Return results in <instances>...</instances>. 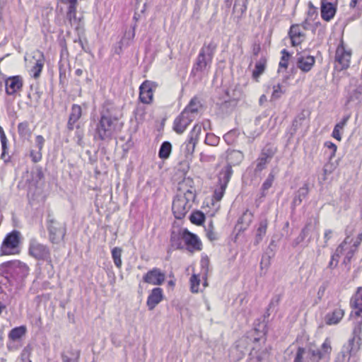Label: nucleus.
I'll return each mask as SVG.
<instances>
[{
	"instance_id": "1",
	"label": "nucleus",
	"mask_w": 362,
	"mask_h": 362,
	"mask_svg": "<svg viewBox=\"0 0 362 362\" xmlns=\"http://www.w3.org/2000/svg\"><path fill=\"white\" fill-rule=\"evenodd\" d=\"M195 197L193 180L189 177H185L179 183L178 194L173 202L172 211L175 218L181 219L185 216L191 209Z\"/></svg>"
},
{
	"instance_id": "2",
	"label": "nucleus",
	"mask_w": 362,
	"mask_h": 362,
	"mask_svg": "<svg viewBox=\"0 0 362 362\" xmlns=\"http://www.w3.org/2000/svg\"><path fill=\"white\" fill-rule=\"evenodd\" d=\"M118 117L115 108L110 103H105L100 112V119L96 125L95 139L102 141L110 139L117 127Z\"/></svg>"
},
{
	"instance_id": "3",
	"label": "nucleus",
	"mask_w": 362,
	"mask_h": 362,
	"mask_svg": "<svg viewBox=\"0 0 362 362\" xmlns=\"http://www.w3.org/2000/svg\"><path fill=\"white\" fill-rule=\"evenodd\" d=\"M217 45L211 41L208 44H204L201 48L196 64H194L192 72L206 73L211 67L212 59L216 49Z\"/></svg>"
},
{
	"instance_id": "4",
	"label": "nucleus",
	"mask_w": 362,
	"mask_h": 362,
	"mask_svg": "<svg viewBox=\"0 0 362 362\" xmlns=\"http://www.w3.org/2000/svg\"><path fill=\"white\" fill-rule=\"evenodd\" d=\"M361 322L355 326L353 330V337L349 339L346 346H344L342 351L337 355L335 362H349L351 356L355 355L360 349Z\"/></svg>"
},
{
	"instance_id": "5",
	"label": "nucleus",
	"mask_w": 362,
	"mask_h": 362,
	"mask_svg": "<svg viewBox=\"0 0 362 362\" xmlns=\"http://www.w3.org/2000/svg\"><path fill=\"white\" fill-rule=\"evenodd\" d=\"M357 83L358 80L355 78L350 80L344 103V106L346 109H349L352 104L356 106L362 105V85H357Z\"/></svg>"
},
{
	"instance_id": "6",
	"label": "nucleus",
	"mask_w": 362,
	"mask_h": 362,
	"mask_svg": "<svg viewBox=\"0 0 362 362\" xmlns=\"http://www.w3.org/2000/svg\"><path fill=\"white\" fill-rule=\"evenodd\" d=\"M47 228L49 232V240L53 244H58L63 240L66 234V226L58 222L49 215L47 221Z\"/></svg>"
},
{
	"instance_id": "7",
	"label": "nucleus",
	"mask_w": 362,
	"mask_h": 362,
	"mask_svg": "<svg viewBox=\"0 0 362 362\" xmlns=\"http://www.w3.org/2000/svg\"><path fill=\"white\" fill-rule=\"evenodd\" d=\"M202 132V125L196 124L188 135V139L182 145L181 151L186 158L192 156Z\"/></svg>"
},
{
	"instance_id": "8",
	"label": "nucleus",
	"mask_w": 362,
	"mask_h": 362,
	"mask_svg": "<svg viewBox=\"0 0 362 362\" xmlns=\"http://www.w3.org/2000/svg\"><path fill=\"white\" fill-rule=\"evenodd\" d=\"M29 255L38 260L52 262L51 254L49 247L39 243L35 239H32L29 243Z\"/></svg>"
},
{
	"instance_id": "9",
	"label": "nucleus",
	"mask_w": 362,
	"mask_h": 362,
	"mask_svg": "<svg viewBox=\"0 0 362 362\" xmlns=\"http://www.w3.org/2000/svg\"><path fill=\"white\" fill-rule=\"evenodd\" d=\"M232 174L233 170L230 165H226L221 170L218 177L219 185L215 189L214 193V199L216 201L219 202L223 198Z\"/></svg>"
},
{
	"instance_id": "10",
	"label": "nucleus",
	"mask_w": 362,
	"mask_h": 362,
	"mask_svg": "<svg viewBox=\"0 0 362 362\" xmlns=\"http://www.w3.org/2000/svg\"><path fill=\"white\" fill-rule=\"evenodd\" d=\"M20 232L13 230L8 233L4 238L1 249V255H9L15 254V250L20 243Z\"/></svg>"
},
{
	"instance_id": "11",
	"label": "nucleus",
	"mask_w": 362,
	"mask_h": 362,
	"mask_svg": "<svg viewBox=\"0 0 362 362\" xmlns=\"http://www.w3.org/2000/svg\"><path fill=\"white\" fill-rule=\"evenodd\" d=\"M351 52L345 49L343 42L337 47L335 53V69L339 71L346 69L350 64Z\"/></svg>"
},
{
	"instance_id": "12",
	"label": "nucleus",
	"mask_w": 362,
	"mask_h": 362,
	"mask_svg": "<svg viewBox=\"0 0 362 362\" xmlns=\"http://www.w3.org/2000/svg\"><path fill=\"white\" fill-rule=\"evenodd\" d=\"M346 239H348V240L344 247L342 255H345L344 262L345 263H349L351 262L353 256L358 250V247L362 242V232L357 235L355 241H353V239L349 235H346L344 240H346Z\"/></svg>"
},
{
	"instance_id": "13",
	"label": "nucleus",
	"mask_w": 362,
	"mask_h": 362,
	"mask_svg": "<svg viewBox=\"0 0 362 362\" xmlns=\"http://www.w3.org/2000/svg\"><path fill=\"white\" fill-rule=\"evenodd\" d=\"M165 280V274L160 269L154 267L143 276L144 282L154 286L162 285Z\"/></svg>"
},
{
	"instance_id": "14",
	"label": "nucleus",
	"mask_w": 362,
	"mask_h": 362,
	"mask_svg": "<svg viewBox=\"0 0 362 362\" xmlns=\"http://www.w3.org/2000/svg\"><path fill=\"white\" fill-rule=\"evenodd\" d=\"M194 119L195 118L192 117V115L191 116L187 114V111L182 110V112L175 118L174 121V131L179 134H182Z\"/></svg>"
},
{
	"instance_id": "15",
	"label": "nucleus",
	"mask_w": 362,
	"mask_h": 362,
	"mask_svg": "<svg viewBox=\"0 0 362 362\" xmlns=\"http://www.w3.org/2000/svg\"><path fill=\"white\" fill-rule=\"evenodd\" d=\"M338 0H321V17L325 21H330L335 16Z\"/></svg>"
},
{
	"instance_id": "16",
	"label": "nucleus",
	"mask_w": 362,
	"mask_h": 362,
	"mask_svg": "<svg viewBox=\"0 0 362 362\" xmlns=\"http://www.w3.org/2000/svg\"><path fill=\"white\" fill-rule=\"evenodd\" d=\"M6 93L13 95L22 89L23 81L20 76H13L6 78Z\"/></svg>"
},
{
	"instance_id": "17",
	"label": "nucleus",
	"mask_w": 362,
	"mask_h": 362,
	"mask_svg": "<svg viewBox=\"0 0 362 362\" xmlns=\"http://www.w3.org/2000/svg\"><path fill=\"white\" fill-rule=\"evenodd\" d=\"M182 238L189 251L202 250V243L195 234L185 229L182 231Z\"/></svg>"
},
{
	"instance_id": "18",
	"label": "nucleus",
	"mask_w": 362,
	"mask_h": 362,
	"mask_svg": "<svg viewBox=\"0 0 362 362\" xmlns=\"http://www.w3.org/2000/svg\"><path fill=\"white\" fill-rule=\"evenodd\" d=\"M288 35L293 46L300 45L305 39V33L301 29L299 24H295L291 26Z\"/></svg>"
},
{
	"instance_id": "19",
	"label": "nucleus",
	"mask_w": 362,
	"mask_h": 362,
	"mask_svg": "<svg viewBox=\"0 0 362 362\" xmlns=\"http://www.w3.org/2000/svg\"><path fill=\"white\" fill-rule=\"evenodd\" d=\"M315 63V57L310 55L298 54L296 65L303 72L310 71Z\"/></svg>"
},
{
	"instance_id": "20",
	"label": "nucleus",
	"mask_w": 362,
	"mask_h": 362,
	"mask_svg": "<svg viewBox=\"0 0 362 362\" xmlns=\"http://www.w3.org/2000/svg\"><path fill=\"white\" fill-rule=\"evenodd\" d=\"M153 83L151 81H146L140 86L139 99L145 104H149L153 100Z\"/></svg>"
},
{
	"instance_id": "21",
	"label": "nucleus",
	"mask_w": 362,
	"mask_h": 362,
	"mask_svg": "<svg viewBox=\"0 0 362 362\" xmlns=\"http://www.w3.org/2000/svg\"><path fill=\"white\" fill-rule=\"evenodd\" d=\"M163 299V289L156 287L151 290V292L148 296L146 305L149 310H153L156 306L162 301Z\"/></svg>"
},
{
	"instance_id": "22",
	"label": "nucleus",
	"mask_w": 362,
	"mask_h": 362,
	"mask_svg": "<svg viewBox=\"0 0 362 362\" xmlns=\"http://www.w3.org/2000/svg\"><path fill=\"white\" fill-rule=\"evenodd\" d=\"M11 269L13 278L19 281L25 278L29 273L28 267L25 264L20 262L13 263Z\"/></svg>"
},
{
	"instance_id": "23",
	"label": "nucleus",
	"mask_w": 362,
	"mask_h": 362,
	"mask_svg": "<svg viewBox=\"0 0 362 362\" xmlns=\"http://www.w3.org/2000/svg\"><path fill=\"white\" fill-rule=\"evenodd\" d=\"M344 315V310L341 308H336L332 312L326 314L325 323L328 325L338 324Z\"/></svg>"
},
{
	"instance_id": "24",
	"label": "nucleus",
	"mask_w": 362,
	"mask_h": 362,
	"mask_svg": "<svg viewBox=\"0 0 362 362\" xmlns=\"http://www.w3.org/2000/svg\"><path fill=\"white\" fill-rule=\"evenodd\" d=\"M38 57L35 59V62L30 70V76L37 79L40 77L45 64L44 55L42 52L37 53Z\"/></svg>"
},
{
	"instance_id": "25",
	"label": "nucleus",
	"mask_w": 362,
	"mask_h": 362,
	"mask_svg": "<svg viewBox=\"0 0 362 362\" xmlns=\"http://www.w3.org/2000/svg\"><path fill=\"white\" fill-rule=\"evenodd\" d=\"M351 305L356 309V315L362 317V287L358 288L356 295L351 299Z\"/></svg>"
},
{
	"instance_id": "26",
	"label": "nucleus",
	"mask_w": 362,
	"mask_h": 362,
	"mask_svg": "<svg viewBox=\"0 0 362 362\" xmlns=\"http://www.w3.org/2000/svg\"><path fill=\"white\" fill-rule=\"evenodd\" d=\"M244 158V155L240 151L230 150L227 152L228 165L232 168V165H238Z\"/></svg>"
},
{
	"instance_id": "27",
	"label": "nucleus",
	"mask_w": 362,
	"mask_h": 362,
	"mask_svg": "<svg viewBox=\"0 0 362 362\" xmlns=\"http://www.w3.org/2000/svg\"><path fill=\"white\" fill-rule=\"evenodd\" d=\"M201 107L200 100L197 98H193L183 111H187V114L196 118Z\"/></svg>"
},
{
	"instance_id": "28",
	"label": "nucleus",
	"mask_w": 362,
	"mask_h": 362,
	"mask_svg": "<svg viewBox=\"0 0 362 362\" xmlns=\"http://www.w3.org/2000/svg\"><path fill=\"white\" fill-rule=\"evenodd\" d=\"M331 341L329 338H327L323 344L321 345L320 349H315L319 356L320 358H329L332 352Z\"/></svg>"
},
{
	"instance_id": "29",
	"label": "nucleus",
	"mask_w": 362,
	"mask_h": 362,
	"mask_svg": "<svg viewBox=\"0 0 362 362\" xmlns=\"http://www.w3.org/2000/svg\"><path fill=\"white\" fill-rule=\"evenodd\" d=\"M331 341L329 338H327L323 344L321 345L320 349H315L319 356L320 358H329L332 352Z\"/></svg>"
},
{
	"instance_id": "30",
	"label": "nucleus",
	"mask_w": 362,
	"mask_h": 362,
	"mask_svg": "<svg viewBox=\"0 0 362 362\" xmlns=\"http://www.w3.org/2000/svg\"><path fill=\"white\" fill-rule=\"evenodd\" d=\"M350 114L344 116L341 121L336 124V125L334 126L332 136L339 141L341 140V131H342L344 127L346 125L349 119H350Z\"/></svg>"
},
{
	"instance_id": "31",
	"label": "nucleus",
	"mask_w": 362,
	"mask_h": 362,
	"mask_svg": "<svg viewBox=\"0 0 362 362\" xmlns=\"http://www.w3.org/2000/svg\"><path fill=\"white\" fill-rule=\"evenodd\" d=\"M69 2L68 11L66 13V18L71 24H75L78 23L76 18V4L77 0H66Z\"/></svg>"
},
{
	"instance_id": "32",
	"label": "nucleus",
	"mask_w": 362,
	"mask_h": 362,
	"mask_svg": "<svg viewBox=\"0 0 362 362\" xmlns=\"http://www.w3.org/2000/svg\"><path fill=\"white\" fill-rule=\"evenodd\" d=\"M347 240H348V239H346V240H344L337 247V248L336 249L334 253L332 255L331 260H330V262L329 263V265H328V267L330 269H333V268H334V267H336L337 266L338 262H339V258L340 255H341L343 254L344 247L346 244Z\"/></svg>"
},
{
	"instance_id": "33",
	"label": "nucleus",
	"mask_w": 362,
	"mask_h": 362,
	"mask_svg": "<svg viewBox=\"0 0 362 362\" xmlns=\"http://www.w3.org/2000/svg\"><path fill=\"white\" fill-rule=\"evenodd\" d=\"M267 226L268 221L266 218L262 219L259 221L255 235V243L257 244L259 243L266 235Z\"/></svg>"
},
{
	"instance_id": "34",
	"label": "nucleus",
	"mask_w": 362,
	"mask_h": 362,
	"mask_svg": "<svg viewBox=\"0 0 362 362\" xmlns=\"http://www.w3.org/2000/svg\"><path fill=\"white\" fill-rule=\"evenodd\" d=\"M267 66V59L262 57L255 64V69L252 71V77L256 81H258L259 77L264 72Z\"/></svg>"
},
{
	"instance_id": "35",
	"label": "nucleus",
	"mask_w": 362,
	"mask_h": 362,
	"mask_svg": "<svg viewBox=\"0 0 362 362\" xmlns=\"http://www.w3.org/2000/svg\"><path fill=\"white\" fill-rule=\"evenodd\" d=\"M308 192V186L306 184H305L303 187L299 188V189L297 191L296 194V196L293 198V204L294 206L300 205L303 199H304L307 197Z\"/></svg>"
},
{
	"instance_id": "36",
	"label": "nucleus",
	"mask_w": 362,
	"mask_h": 362,
	"mask_svg": "<svg viewBox=\"0 0 362 362\" xmlns=\"http://www.w3.org/2000/svg\"><path fill=\"white\" fill-rule=\"evenodd\" d=\"M18 132L20 136L25 140H29L31 137L32 132L28 122L19 123L18 125Z\"/></svg>"
},
{
	"instance_id": "37",
	"label": "nucleus",
	"mask_w": 362,
	"mask_h": 362,
	"mask_svg": "<svg viewBox=\"0 0 362 362\" xmlns=\"http://www.w3.org/2000/svg\"><path fill=\"white\" fill-rule=\"evenodd\" d=\"M247 0H236L233 6V13L240 17L247 9Z\"/></svg>"
},
{
	"instance_id": "38",
	"label": "nucleus",
	"mask_w": 362,
	"mask_h": 362,
	"mask_svg": "<svg viewBox=\"0 0 362 362\" xmlns=\"http://www.w3.org/2000/svg\"><path fill=\"white\" fill-rule=\"evenodd\" d=\"M253 218V214L246 210L238 220V223L241 224V228L246 229L252 223Z\"/></svg>"
},
{
	"instance_id": "39",
	"label": "nucleus",
	"mask_w": 362,
	"mask_h": 362,
	"mask_svg": "<svg viewBox=\"0 0 362 362\" xmlns=\"http://www.w3.org/2000/svg\"><path fill=\"white\" fill-rule=\"evenodd\" d=\"M26 328L24 326H20L12 329L9 334L8 337L13 341H17L20 339L23 335H25Z\"/></svg>"
},
{
	"instance_id": "40",
	"label": "nucleus",
	"mask_w": 362,
	"mask_h": 362,
	"mask_svg": "<svg viewBox=\"0 0 362 362\" xmlns=\"http://www.w3.org/2000/svg\"><path fill=\"white\" fill-rule=\"evenodd\" d=\"M313 229L311 224L306 225L301 230L300 235L295 240V245H297L303 242L306 238L310 237V233Z\"/></svg>"
},
{
	"instance_id": "41",
	"label": "nucleus",
	"mask_w": 362,
	"mask_h": 362,
	"mask_svg": "<svg viewBox=\"0 0 362 362\" xmlns=\"http://www.w3.org/2000/svg\"><path fill=\"white\" fill-rule=\"evenodd\" d=\"M122 252V248L118 247H115L112 248V251H111L112 257L114 264L118 269H120L122 265V259H121Z\"/></svg>"
},
{
	"instance_id": "42",
	"label": "nucleus",
	"mask_w": 362,
	"mask_h": 362,
	"mask_svg": "<svg viewBox=\"0 0 362 362\" xmlns=\"http://www.w3.org/2000/svg\"><path fill=\"white\" fill-rule=\"evenodd\" d=\"M172 145L168 141H164L160 148L158 156L160 158L166 159L168 158L171 153Z\"/></svg>"
},
{
	"instance_id": "43",
	"label": "nucleus",
	"mask_w": 362,
	"mask_h": 362,
	"mask_svg": "<svg viewBox=\"0 0 362 362\" xmlns=\"http://www.w3.org/2000/svg\"><path fill=\"white\" fill-rule=\"evenodd\" d=\"M189 220L192 223L201 226L204 222L205 215L200 211H196L191 214Z\"/></svg>"
},
{
	"instance_id": "44",
	"label": "nucleus",
	"mask_w": 362,
	"mask_h": 362,
	"mask_svg": "<svg viewBox=\"0 0 362 362\" xmlns=\"http://www.w3.org/2000/svg\"><path fill=\"white\" fill-rule=\"evenodd\" d=\"M270 161H271L270 159H268V158L259 155L255 161L256 166L255 168V171L256 173L262 171L264 169L266 168L267 164Z\"/></svg>"
},
{
	"instance_id": "45",
	"label": "nucleus",
	"mask_w": 362,
	"mask_h": 362,
	"mask_svg": "<svg viewBox=\"0 0 362 362\" xmlns=\"http://www.w3.org/2000/svg\"><path fill=\"white\" fill-rule=\"evenodd\" d=\"M274 180V174L272 171L262 185L261 189L262 191V196L264 197L266 195V191H267L272 187Z\"/></svg>"
},
{
	"instance_id": "46",
	"label": "nucleus",
	"mask_w": 362,
	"mask_h": 362,
	"mask_svg": "<svg viewBox=\"0 0 362 362\" xmlns=\"http://www.w3.org/2000/svg\"><path fill=\"white\" fill-rule=\"evenodd\" d=\"M81 112L82 110L80 105L76 104L73 105L71 107V111L69 115V118L72 121L77 122L81 117Z\"/></svg>"
},
{
	"instance_id": "47",
	"label": "nucleus",
	"mask_w": 362,
	"mask_h": 362,
	"mask_svg": "<svg viewBox=\"0 0 362 362\" xmlns=\"http://www.w3.org/2000/svg\"><path fill=\"white\" fill-rule=\"evenodd\" d=\"M285 89L279 83L273 86V92L272 93V99L277 100L285 93Z\"/></svg>"
},
{
	"instance_id": "48",
	"label": "nucleus",
	"mask_w": 362,
	"mask_h": 362,
	"mask_svg": "<svg viewBox=\"0 0 362 362\" xmlns=\"http://www.w3.org/2000/svg\"><path fill=\"white\" fill-rule=\"evenodd\" d=\"M220 139L212 133H207L205 138V144L210 146H217L219 143Z\"/></svg>"
},
{
	"instance_id": "49",
	"label": "nucleus",
	"mask_w": 362,
	"mask_h": 362,
	"mask_svg": "<svg viewBox=\"0 0 362 362\" xmlns=\"http://www.w3.org/2000/svg\"><path fill=\"white\" fill-rule=\"evenodd\" d=\"M307 361L306 362H320L321 360L315 349H309L305 351Z\"/></svg>"
},
{
	"instance_id": "50",
	"label": "nucleus",
	"mask_w": 362,
	"mask_h": 362,
	"mask_svg": "<svg viewBox=\"0 0 362 362\" xmlns=\"http://www.w3.org/2000/svg\"><path fill=\"white\" fill-rule=\"evenodd\" d=\"M276 153V149L270 146H266L261 151V156L272 160Z\"/></svg>"
},
{
	"instance_id": "51",
	"label": "nucleus",
	"mask_w": 362,
	"mask_h": 362,
	"mask_svg": "<svg viewBox=\"0 0 362 362\" xmlns=\"http://www.w3.org/2000/svg\"><path fill=\"white\" fill-rule=\"evenodd\" d=\"M281 54H282V57H281V61L279 62V69L280 68L287 69L288 60L290 58V54L285 49L281 51Z\"/></svg>"
},
{
	"instance_id": "52",
	"label": "nucleus",
	"mask_w": 362,
	"mask_h": 362,
	"mask_svg": "<svg viewBox=\"0 0 362 362\" xmlns=\"http://www.w3.org/2000/svg\"><path fill=\"white\" fill-rule=\"evenodd\" d=\"M200 280L196 274H193L190 278L191 291L197 293L199 291Z\"/></svg>"
},
{
	"instance_id": "53",
	"label": "nucleus",
	"mask_w": 362,
	"mask_h": 362,
	"mask_svg": "<svg viewBox=\"0 0 362 362\" xmlns=\"http://www.w3.org/2000/svg\"><path fill=\"white\" fill-rule=\"evenodd\" d=\"M1 142L2 146V153L1 157L6 162L8 160V159L6 158V154L7 153V140L4 134L1 135Z\"/></svg>"
},
{
	"instance_id": "54",
	"label": "nucleus",
	"mask_w": 362,
	"mask_h": 362,
	"mask_svg": "<svg viewBox=\"0 0 362 362\" xmlns=\"http://www.w3.org/2000/svg\"><path fill=\"white\" fill-rule=\"evenodd\" d=\"M30 156L34 163H38L42 159V151L37 148V151L30 150Z\"/></svg>"
},
{
	"instance_id": "55",
	"label": "nucleus",
	"mask_w": 362,
	"mask_h": 362,
	"mask_svg": "<svg viewBox=\"0 0 362 362\" xmlns=\"http://www.w3.org/2000/svg\"><path fill=\"white\" fill-rule=\"evenodd\" d=\"M324 145L325 147L329 148V151H331L329 154V159H332L336 155L337 146L333 142L329 141H326Z\"/></svg>"
},
{
	"instance_id": "56",
	"label": "nucleus",
	"mask_w": 362,
	"mask_h": 362,
	"mask_svg": "<svg viewBox=\"0 0 362 362\" xmlns=\"http://www.w3.org/2000/svg\"><path fill=\"white\" fill-rule=\"evenodd\" d=\"M305 354V349L303 347H299L297 350L293 362H303Z\"/></svg>"
},
{
	"instance_id": "57",
	"label": "nucleus",
	"mask_w": 362,
	"mask_h": 362,
	"mask_svg": "<svg viewBox=\"0 0 362 362\" xmlns=\"http://www.w3.org/2000/svg\"><path fill=\"white\" fill-rule=\"evenodd\" d=\"M45 142V139L42 135H37L35 137V145L39 150H42Z\"/></svg>"
},
{
	"instance_id": "58",
	"label": "nucleus",
	"mask_w": 362,
	"mask_h": 362,
	"mask_svg": "<svg viewBox=\"0 0 362 362\" xmlns=\"http://www.w3.org/2000/svg\"><path fill=\"white\" fill-rule=\"evenodd\" d=\"M4 87L6 88L5 77L4 76H0V95L3 93Z\"/></svg>"
},
{
	"instance_id": "59",
	"label": "nucleus",
	"mask_w": 362,
	"mask_h": 362,
	"mask_svg": "<svg viewBox=\"0 0 362 362\" xmlns=\"http://www.w3.org/2000/svg\"><path fill=\"white\" fill-rule=\"evenodd\" d=\"M332 230H326L325 232V235H324V238H325V243H327V241L331 238V236H332Z\"/></svg>"
},
{
	"instance_id": "60",
	"label": "nucleus",
	"mask_w": 362,
	"mask_h": 362,
	"mask_svg": "<svg viewBox=\"0 0 362 362\" xmlns=\"http://www.w3.org/2000/svg\"><path fill=\"white\" fill-rule=\"evenodd\" d=\"M362 2V0H351L349 3L350 8H355L356 5L359 3Z\"/></svg>"
},
{
	"instance_id": "61",
	"label": "nucleus",
	"mask_w": 362,
	"mask_h": 362,
	"mask_svg": "<svg viewBox=\"0 0 362 362\" xmlns=\"http://www.w3.org/2000/svg\"><path fill=\"white\" fill-rule=\"evenodd\" d=\"M300 27H301V29L305 30H308V25H309V23H308V19H305L301 25H300Z\"/></svg>"
},
{
	"instance_id": "62",
	"label": "nucleus",
	"mask_w": 362,
	"mask_h": 362,
	"mask_svg": "<svg viewBox=\"0 0 362 362\" xmlns=\"http://www.w3.org/2000/svg\"><path fill=\"white\" fill-rule=\"evenodd\" d=\"M76 121H72L70 118H69V121H68V123H67V127L69 130H73L74 129V124L76 123Z\"/></svg>"
},
{
	"instance_id": "63",
	"label": "nucleus",
	"mask_w": 362,
	"mask_h": 362,
	"mask_svg": "<svg viewBox=\"0 0 362 362\" xmlns=\"http://www.w3.org/2000/svg\"><path fill=\"white\" fill-rule=\"evenodd\" d=\"M207 236H208V238H209L211 240H215V239L216 238V234H215L214 232L211 231V230H209V231L207 232Z\"/></svg>"
},
{
	"instance_id": "64",
	"label": "nucleus",
	"mask_w": 362,
	"mask_h": 362,
	"mask_svg": "<svg viewBox=\"0 0 362 362\" xmlns=\"http://www.w3.org/2000/svg\"><path fill=\"white\" fill-rule=\"evenodd\" d=\"M62 361H63V362H72L71 358H69V356H67L62 355Z\"/></svg>"
}]
</instances>
